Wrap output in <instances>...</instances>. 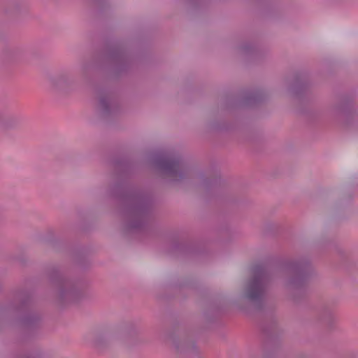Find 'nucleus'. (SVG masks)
Returning <instances> with one entry per match:
<instances>
[{
	"label": "nucleus",
	"instance_id": "nucleus-1",
	"mask_svg": "<svg viewBox=\"0 0 358 358\" xmlns=\"http://www.w3.org/2000/svg\"><path fill=\"white\" fill-rule=\"evenodd\" d=\"M261 292H262L261 287L259 286V284H257V285H255L254 290L250 292L248 294V297L251 299L257 298L260 295Z\"/></svg>",
	"mask_w": 358,
	"mask_h": 358
}]
</instances>
